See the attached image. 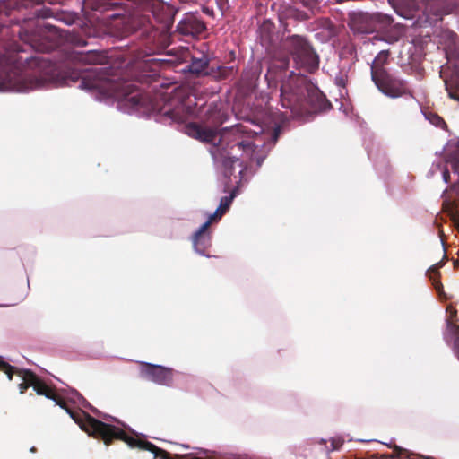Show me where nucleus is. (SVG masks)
<instances>
[{
	"label": "nucleus",
	"mask_w": 459,
	"mask_h": 459,
	"mask_svg": "<svg viewBox=\"0 0 459 459\" xmlns=\"http://www.w3.org/2000/svg\"><path fill=\"white\" fill-rule=\"evenodd\" d=\"M81 428L90 435L101 437L106 445H108L113 438H117L125 441L131 447L139 446L149 450H152L153 447L150 443H143V441L136 440L134 437H129L120 428L103 423L89 416L82 424Z\"/></svg>",
	"instance_id": "f257e3e1"
},
{
	"label": "nucleus",
	"mask_w": 459,
	"mask_h": 459,
	"mask_svg": "<svg viewBox=\"0 0 459 459\" xmlns=\"http://www.w3.org/2000/svg\"><path fill=\"white\" fill-rule=\"evenodd\" d=\"M260 126L249 124L247 126L240 125L231 129H225L221 136V133L217 129L204 127L196 124H190L186 126V133L189 136L195 138L201 142L207 143H219L221 138H228V135L238 134H258L263 133Z\"/></svg>",
	"instance_id": "f03ea898"
},
{
	"label": "nucleus",
	"mask_w": 459,
	"mask_h": 459,
	"mask_svg": "<svg viewBox=\"0 0 459 459\" xmlns=\"http://www.w3.org/2000/svg\"><path fill=\"white\" fill-rule=\"evenodd\" d=\"M47 83L48 82L42 78H30L16 73H10L4 80L0 82V92H27L45 87Z\"/></svg>",
	"instance_id": "7ed1b4c3"
},
{
	"label": "nucleus",
	"mask_w": 459,
	"mask_h": 459,
	"mask_svg": "<svg viewBox=\"0 0 459 459\" xmlns=\"http://www.w3.org/2000/svg\"><path fill=\"white\" fill-rule=\"evenodd\" d=\"M256 146L251 143L248 141H238L230 145V151L228 152V156H225L224 152L217 153L219 151L216 148H213L210 151L214 160H217L219 156L223 158V166L228 169L230 165H232L235 162H238L239 159L237 157V153L239 151H243V155L249 160H256L258 165H261L262 160L255 157Z\"/></svg>",
	"instance_id": "20e7f679"
},
{
	"label": "nucleus",
	"mask_w": 459,
	"mask_h": 459,
	"mask_svg": "<svg viewBox=\"0 0 459 459\" xmlns=\"http://www.w3.org/2000/svg\"><path fill=\"white\" fill-rule=\"evenodd\" d=\"M233 195H230L221 198L220 205L215 212L210 215L209 219L196 231L193 238V246L196 252L203 255V251L210 246V236L206 230L215 217H221L227 211L233 200Z\"/></svg>",
	"instance_id": "39448f33"
},
{
	"label": "nucleus",
	"mask_w": 459,
	"mask_h": 459,
	"mask_svg": "<svg viewBox=\"0 0 459 459\" xmlns=\"http://www.w3.org/2000/svg\"><path fill=\"white\" fill-rule=\"evenodd\" d=\"M372 79L377 88L386 96L397 98L401 96L405 87L401 80L392 77L384 69H373Z\"/></svg>",
	"instance_id": "423d86ee"
},
{
	"label": "nucleus",
	"mask_w": 459,
	"mask_h": 459,
	"mask_svg": "<svg viewBox=\"0 0 459 459\" xmlns=\"http://www.w3.org/2000/svg\"><path fill=\"white\" fill-rule=\"evenodd\" d=\"M446 155V167H442L440 164H434L431 169V173H440L441 178L445 183L449 181V171L447 166L450 165L454 174L458 175L459 178V140L450 141L444 148Z\"/></svg>",
	"instance_id": "0eeeda50"
},
{
	"label": "nucleus",
	"mask_w": 459,
	"mask_h": 459,
	"mask_svg": "<svg viewBox=\"0 0 459 459\" xmlns=\"http://www.w3.org/2000/svg\"><path fill=\"white\" fill-rule=\"evenodd\" d=\"M142 374L146 379L161 385H168L171 381L170 369L158 365L144 364Z\"/></svg>",
	"instance_id": "6e6552de"
},
{
	"label": "nucleus",
	"mask_w": 459,
	"mask_h": 459,
	"mask_svg": "<svg viewBox=\"0 0 459 459\" xmlns=\"http://www.w3.org/2000/svg\"><path fill=\"white\" fill-rule=\"evenodd\" d=\"M446 312L450 314L446 319V339L454 342V349L459 359V326L453 322L456 316V310L453 307H448Z\"/></svg>",
	"instance_id": "1a4fd4ad"
},
{
	"label": "nucleus",
	"mask_w": 459,
	"mask_h": 459,
	"mask_svg": "<svg viewBox=\"0 0 459 459\" xmlns=\"http://www.w3.org/2000/svg\"><path fill=\"white\" fill-rule=\"evenodd\" d=\"M178 29L184 34H199L204 30L205 26L198 20L188 19L180 22Z\"/></svg>",
	"instance_id": "9d476101"
},
{
	"label": "nucleus",
	"mask_w": 459,
	"mask_h": 459,
	"mask_svg": "<svg viewBox=\"0 0 459 459\" xmlns=\"http://www.w3.org/2000/svg\"><path fill=\"white\" fill-rule=\"evenodd\" d=\"M139 103V99L136 95L129 96L119 102V108L124 112H130Z\"/></svg>",
	"instance_id": "9b49d317"
},
{
	"label": "nucleus",
	"mask_w": 459,
	"mask_h": 459,
	"mask_svg": "<svg viewBox=\"0 0 459 459\" xmlns=\"http://www.w3.org/2000/svg\"><path fill=\"white\" fill-rule=\"evenodd\" d=\"M388 57V52L387 51H381L378 53V55L376 56L375 60L373 61V65L371 66V74L373 73V69H383L382 65L386 62Z\"/></svg>",
	"instance_id": "f8f14e48"
},
{
	"label": "nucleus",
	"mask_w": 459,
	"mask_h": 459,
	"mask_svg": "<svg viewBox=\"0 0 459 459\" xmlns=\"http://www.w3.org/2000/svg\"><path fill=\"white\" fill-rule=\"evenodd\" d=\"M293 41H295L300 48L299 50H297V53L296 55L299 56V52L300 54H304V55H307V56H312V53L307 44V42L300 37H293Z\"/></svg>",
	"instance_id": "ddd939ff"
},
{
	"label": "nucleus",
	"mask_w": 459,
	"mask_h": 459,
	"mask_svg": "<svg viewBox=\"0 0 459 459\" xmlns=\"http://www.w3.org/2000/svg\"><path fill=\"white\" fill-rule=\"evenodd\" d=\"M102 82L100 81L94 82H88L85 79H83L80 83V88L82 89H87V90H98L100 91V88H102Z\"/></svg>",
	"instance_id": "4468645a"
},
{
	"label": "nucleus",
	"mask_w": 459,
	"mask_h": 459,
	"mask_svg": "<svg viewBox=\"0 0 459 459\" xmlns=\"http://www.w3.org/2000/svg\"><path fill=\"white\" fill-rule=\"evenodd\" d=\"M429 119L432 124L436 126H440L441 124L444 123L442 118L437 115H430Z\"/></svg>",
	"instance_id": "2eb2a0df"
},
{
	"label": "nucleus",
	"mask_w": 459,
	"mask_h": 459,
	"mask_svg": "<svg viewBox=\"0 0 459 459\" xmlns=\"http://www.w3.org/2000/svg\"><path fill=\"white\" fill-rule=\"evenodd\" d=\"M281 97H282V106L284 108H289V103H285V99H286V86H282L281 88Z\"/></svg>",
	"instance_id": "dca6fc26"
}]
</instances>
